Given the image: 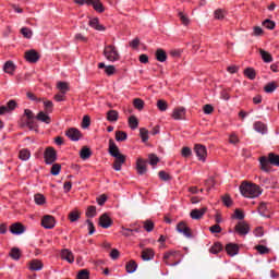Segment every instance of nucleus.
<instances>
[{
    "instance_id": "nucleus-1",
    "label": "nucleus",
    "mask_w": 279,
    "mask_h": 279,
    "mask_svg": "<svg viewBox=\"0 0 279 279\" xmlns=\"http://www.w3.org/2000/svg\"><path fill=\"white\" fill-rule=\"evenodd\" d=\"M240 192L243 197H248L251 199H254V197H260L263 193L260 186H258L256 183H250L247 181H243L241 183Z\"/></svg>"
},
{
    "instance_id": "nucleus-2",
    "label": "nucleus",
    "mask_w": 279,
    "mask_h": 279,
    "mask_svg": "<svg viewBox=\"0 0 279 279\" xmlns=\"http://www.w3.org/2000/svg\"><path fill=\"white\" fill-rule=\"evenodd\" d=\"M102 56H105L106 60L109 62H119V60H121V53H119V49L114 45L105 46Z\"/></svg>"
},
{
    "instance_id": "nucleus-3",
    "label": "nucleus",
    "mask_w": 279,
    "mask_h": 279,
    "mask_svg": "<svg viewBox=\"0 0 279 279\" xmlns=\"http://www.w3.org/2000/svg\"><path fill=\"white\" fill-rule=\"evenodd\" d=\"M74 3H76V5H92L98 14L106 12V7H104L101 0H74Z\"/></svg>"
},
{
    "instance_id": "nucleus-4",
    "label": "nucleus",
    "mask_w": 279,
    "mask_h": 279,
    "mask_svg": "<svg viewBox=\"0 0 279 279\" xmlns=\"http://www.w3.org/2000/svg\"><path fill=\"white\" fill-rule=\"evenodd\" d=\"M58 160V151L56 148L48 146L44 151V162L46 165H53Z\"/></svg>"
},
{
    "instance_id": "nucleus-5",
    "label": "nucleus",
    "mask_w": 279,
    "mask_h": 279,
    "mask_svg": "<svg viewBox=\"0 0 279 279\" xmlns=\"http://www.w3.org/2000/svg\"><path fill=\"white\" fill-rule=\"evenodd\" d=\"M65 136L70 138L73 143H77V141H81V138H84V134H82V131L75 128H70L65 131Z\"/></svg>"
},
{
    "instance_id": "nucleus-6",
    "label": "nucleus",
    "mask_w": 279,
    "mask_h": 279,
    "mask_svg": "<svg viewBox=\"0 0 279 279\" xmlns=\"http://www.w3.org/2000/svg\"><path fill=\"white\" fill-rule=\"evenodd\" d=\"M177 232L186 236V239H193V231L189 228L185 221H180L177 225Z\"/></svg>"
},
{
    "instance_id": "nucleus-7",
    "label": "nucleus",
    "mask_w": 279,
    "mask_h": 279,
    "mask_svg": "<svg viewBox=\"0 0 279 279\" xmlns=\"http://www.w3.org/2000/svg\"><path fill=\"white\" fill-rule=\"evenodd\" d=\"M194 151H195L198 160H201L202 162H206V157L208 156V153L206 150V146H204L202 144H196L194 146Z\"/></svg>"
},
{
    "instance_id": "nucleus-8",
    "label": "nucleus",
    "mask_w": 279,
    "mask_h": 279,
    "mask_svg": "<svg viewBox=\"0 0 279 279\" xmlns=\"http://www.w3.org/2000/svg\"><path fill=\"white\" fill-rule=\"evenodd\" d=\"M24 58L26 62H29L31 64H36V62L40 60V53H38V51L34 49H31L25 52Z\"/></svg>"
},
{
    "instance_id": "nucleus-9",
    "label": "nucleus",
    "mask_w": 279,
    "mask_h": 279,
    "mask_svg": "<svg viewBox=\"0 0 279 279\" xmlns=\"http://www.w3.org/2000/svg\"><path fill=\"white\" fill-rule=\"evenodd\" d=\"M171 117L172 119H174V121H184V119H186V108L184 107L174 108Z\"/></svg>"
},
{
    "instance_id": "nucleus-10",
    "label": "nucleus",
    "mask_w": 279,
    "mask_h": 279,
    "mask_svg": "<svg viewBox=\"0 0 279 279\" xmlns=\"http://www.w3.org/2000/svg\"><path fill=\"white\" fill-rule=\"evenodd\" d=\"M234 230L240 236H245L246 234H250V225L245 221H240L235 225Z\"/></svg>"
},
{
    "instance_id": "nucleus-11",
    "label": "nucleus",
    "mask_w": 279,
    "mask_h": 279,
    "mask_svg": "<svg viewBox=\"0 0 279 279\" xmlns=\"http://www.w3.org/2000/svg\"><path fill=\"white\" fill-rule=\"evenodd\" d=\"M41 226L46 230H51L56 228V218L53 216L46 215L41 219Z\"/></svg>"
},
{
    "instance_id": "nucleus-12",
    "label": "nucleus",
    "mask_w": 279,
    "mask_h": 279,
    "mask_svg": "<svg viewBox=\"0 0 279 279\" xmlns=\"http://www.w3.org/2000/svg\"><path fill=\"white\" fill-rule=\"evenodd\" d=\"M138 175H145L147 173V160L143 158H137L135 167Z\"/></svg>"
},
{
    "instance_id": "nucleus-13",
    "label": "nucleus",
    "mask_w": 279,
    "mask_h": 279,
    "mask_svg": "<svg viewBox=\"0 0 279 279\" xmlns=\"http://www.w3.org/2000/svg\"><path fill=\"white\" fill-rule=\"evenodd\" d=\"M113 158H116L112 165L114 171H121L123 165H125V160H128V157L123 154H120Z\"/></svg>"
},
{
    "instance_id": "nucleus-14",
    "label": "nucleus",
    "mask_w": 279,
    "mask_h": 279,
    "mask_svg": "<svg viewBox=\"0 0 279 279\" xmlns=\"http://www.w3.org/2000/svg\"><path fill=\"white\" fill-rule=\"evenodd\" d=\"M112 223H113L112 218H110V216H108V214H102L99 217L98 225L100 226V228L108 230V228H110L112 226Z\"/></svg>"
},
{
    "instance_id": "nucleus-15",
    "label": "nucleus",
    "mask_w": 279,
    "mask_h": 279,
    "mask_svg": "<svg viewBox=\"0 0 279 279\" xmlns=\"http://www.w3.org/2000/svg\"><path fill=\"white\" fill-rule=\"evenodd\" d=\"M269 165H271L269 161V157H259V169L262 171H265V173H269L271 171V167Z\"/></svg>"
},
{
    "instance_id": "nucleus-16",
    "label": "nucleus",
    "mask_w": 279,
    "mask_h": 279,
    "mask_svg": "<svg viewBox=\"0 0 279 279\" xmlns=\"http://www.w3.org/2000/svg\"><path fill=\"white\" fill-rule=\"evenodd\" d=\"M206 213H208L207 207H202L201 209H192L190 213V217L191 219L199 220L202 219V217H204V215H206Z\"/></svg>"
},
{
    "instance_id": "nucleus-17",
    "label": "nucleus",
    "mask_w": 279,
    "mask_h": 279,
    "mask_svg": "<svg viewBox=\"0 0 279 279\" xmlns=\"http://www.w3.org/2000/svg\"><path fill=\"white\" fill-rule=\"evenodd\" d=\"M88 25L93 29H96V32H106V26L99 23V17L90 19Z\"/></svg>"
},
{
    "instance_id": "nucleus-18",
    "label": "nucleus",
    "mask_w": 279,
    "mask_h": 279,
    "mask_svg": "<svg viewBox=\"0 0 279 279\" xmlns=\"http://www.w3.org/2000/svg\"><path fill=\"white\" fill-rule=\"evenodd\" d=\"M228 256H236V254H239V244L236 243H228L225 247Z\"/></svg>"
},
{
    "instance_id": "nucleus-19",
    "label": "nucleus",
    "mask_w": 279,
    "mask_h": 279,
    "mask_svg": "<svg viewBox=\"0 0 279 279\" xmlns=\"http://www.w3.org/2000/svg\"><path fill=\"white\" fill-rule=\"evenodd\" d=\"M61 258L62 260H66V263H75V256H73V252L68 248L61 250Z\"/></svg>"
},
{
    "instance_id": "nucleus-20",
    "label": "nucleus",
    "mask_w": 279,
    "mask_h": 279,
    "mask_svg": "<svg viewBox=\"0 0 279 279\" xmlns=\"http://www.w3.org/2000/svg\"><path fill=\"white\" fill-rule=\"evenodd\" d=\"M43 267H45V265L43 264V262L40 259H32L28 263V269L31 271H40V269H43Z\"/></svg>"
},
{
    "instance_id": "nucleus-21",
    "label": "nucleus",
    "mask_w": 279,
    "mask_h": 279,
    "mask_svg": "<svg viewBox=\"0 0 279 279\" xmlns=\"http://www.w3.org/2000/svg\"><path fill=\"white\" fill-rule=\"evenodd\" d=\"M10 232L11 234H23L25 232V226L21 222H15L10 226Z\"/></svg>"
},
{
    "instance_id": "nucleus-22",
    "label": "nucleus",
    "mask_w": 279,
    "mask_h": 279,
    "mask_svg": "<svg viewBox=\"0 0 279 279\" xmlns=\"http://www.w3.org/2000/svg\"><path fill=\"white\" fill-rule=\"evenodd\" d=\"M3 71L8 75H14V72L16 71V64H14V61L9 60L3 65Z\"/></svg>"
},
{
    "instance_id": "nucleus-23",
    "label": "nucleus",
    "mask_w": 279,
    "mask_h": 279,
    "mask_svg": "<svg viewBox=\"0 0 279 279\" xmlns=\"http://www.w3.org/2000/svg\"><path fill=\"white\" fill-rule=\"evenodd\" d=\"M9 257L12 258V260H21V258L23 257V252L21 251V248L14 246L10 250Z\"/></svg>"
},
{
    "instance_id": "nucleus-24",
    "label": "nucleus",
    "mask_w": 279,
    "mask_h": 279,
    "mask_svg": "<svg viewBox=\"0 0 279 279\" xmlns=\"http://www.w3.org/2000/svg\"><path fill=\"white\" fill-rule=\"evenodd\" d=\"M108 153L112 158L119 156L121 153L119 150V146H117V143H114V140H109V149Z\"/></svg>"
},
{
    "instance_id": "nucleus-25",
    "label": "nucleus",
    "mask_w": 279,
    "mask_h": 279,
    "mask_svg": "<svg viewBox=\"0 0 279 279\" xmlns=\"http://www.w3.org/2000/svg\"><path fill=\"white\" fill-rule=\"evenodd\" d=\"M35 119L40 121V123H46V125L51 123V117H49V114H47L45 111H39Z\"/></svg>"
},
{
    "instance_id": "nucleus-26",
    "label": "nucleus",
    "mask_w": 279,
    "mask_h": 279,
    "mask_svg": "<svg viewBox=\"0 0 279 279\" xmlns=\"http://www.w3.org/2000/svg\"><path fill=\"white\" fill-rule=\"evenodd\" d=\"M258 213L262 215V217L269 218L271 217V211L269 210V207H267V203L262 202L258 206Z\"/></svg>"
},
{
    "instance_id": "nucleus-27",
    "label": "nucleus",
    "mask_w": 279,
    "mask_h": 279,
    "mask_svg": "<svg viewBox=\"0 0 279 279\" xmlns=\"http://www.w3.org/2000/svg\"><path fill=\"white\" fill-rule=\"evenodd\" d=\"M253 128H254L255 132H258L259 134H267V124H265L262 121H256L253 124Z\"/></svg>"
},
{
    "instance_id": "nucleus-28",
    "label": "nucleus",
    "mask_w": 279,
    "mask_h": 279,
    "mask_svg": "<svg viewBox=\"0 0 279 279\" xmlns=\"http://www.w3.org/2000/svg\"><path fill=\"white\" fill-rule=\"evenodd\" d=\"M259 54L263 62H266V63L274 62V57L267 50H264L263 48H260Z\"/></svg>"
},
{
    "instance_id": "nucleus-29",
    "label": "nucleus",
    "mask_w": 279,
    "mask_h": 279,
    "mask_svg": "<svg viewBox=\"0 0 279 279\" xmlns=\"http://www.w3.org/2000/svg\"><path fill=\"white\" fill-rule=\"evenodd\" d=\"M155 56L158 62H167V51H165L162 48H158Z\"/></svg>"
},
{
    "instance_id": "nucleus-30",
    "label": "nucleus",
    "mask_w": 279,
    "mask_h": 279,
    "mask_svg": "<svg viewBox=\"0 0 279 279\" xmlns=\"http://www.w3.org/2000/svg\"><path fill=\"white\" fill-rule=\"evenodd\" d=\"M126 274H134L136 269H138V264H136V260L131 259L125 265Z\"/></svg>"
},
{
    "instance_id": "nucleus-31",
    "label": "nucleus",
    "mask_w": 279,
    "mask_h": 279,
    "mask_svg": "<svg viewBox=\"0 0 279 279\" xmlns=\"http://www.w3.org/2000/svg\"><path fill=\"white\" fill-rule=\"evenodd\" d=\"M107 121H110V123H117V121H119V111L109 110L107 112Z\"/></svg>"
},
{
    "instance_id": "nucleus-32",
    "label": "nucleus",
    "mask_w": 279,
    "mask_h": 279,
    "mask_svg": "<svg viewBox=\"0 0 279 279\" xmlns=\"http://www.w3.org/2000/svg\"><path fill=\"white\" fill-rule=\"evenodd\" d=\"M155 256L153 248H144L142 251V259L143 260H151Z\"/></svg>"
},
{
    "instance_id": "nucleus-33",
    "label": "nucleus",
    "mask_w": 279,
    "mask_h": 279,
    "mask_svg": "<svg viewBox=\"0 0 279 279\" xmlns=\"http://www.w3.org/2000/svg\"><path fill=\"white\" fill-rule=\"evenodd\" d=\"M80 156H81L82 160H88V158H90V156H93V151L90 150V148L84 146L80 151Z\"/></svg>"
},
{
    "instance_id": "nucleus-34",
    "label": "nucleus",
    "mask_w": 279,
    "mask_h": 279,
    "mask_svg": "<svg viewBox=\"0 0 279 279\" xmlns=\"http://www.w3.org/2000/svg\"><path fill=\"white\" fill-rule=\"evenodd\" d=\"M243 73L247 80H256V70L254 68H246Z\"/></svg>"
},
{
    "instance_id": "nucleus-35",
    "label": "nucleus",
    "mask_w": 279,
    "mask_h": 279,
    "mask_svg": "<svg viewBox=\"0 0 279 279\" xmlns=\"http://www.w3.org/2000/svg\"><path fill=\"white\" fill-rule=\"evenodd\" d=\"M223 251V244L221 242H216L214 245L209 248L210 254H219V252Z\"/></svg>"
},
{
    "instance_id": "nucleus-36",
    "label": "nucleus",
    "mask_w": 279,
    "mask_h": 279,
    "mask_svg": "<svg viewBox=\"0 0 279 279\" xmlns=\"http://www.w3.org/2000/svg\"><path fill=\"white\" fill-rule=\"evenodd\" d=\"M87 219H93V217H97V207L96 206H88L85 213Z\"/></svg>"
},
{
    "instance_id": "nucleus-37",
    "label": "nucleus",
    "mask_w": 279,
    "mask_h": 279,
    "mask_svg": "<svg viewBox=\"0 0 279 279\" xmlns=\"http://www.w3.org/2000/svg\"><path fill=\"white\" fill-rule=\"evenodd\" d=\"M269 162L272 167H279V155L275 153L268 154Z\"/></svg>"
},
{
    "instance_id": "nucleus-38",
    "label": "nucleus",
    "mask_w": 279,
    "mask_h": 279,
    "mask_svg": "<svg viewBox=\"0 0 279 279\" xmlns=\"http://www.w3.org/2000/svg\"><path fill=\"white\" fill-rule=\"evenodd\" d=\"M178 16H179L182 25H184L185 27H187V25H191V19H189V15L184 14V12L180 11L178 13Z\"/></svg>"
},
{
    "instance_id": "nucleus-39",
    "label": "nucleus",
    "mask_w": 279,
    "mask_h": 279,
    "mask_svg": "<svg viewBox=\"0 0 279 279\" xmlns=\"http://www.w3.org/2000/svg\"><path fill=\"white\" fill-rule=\"evenodd\" d=\"M57 88L60 90V93H63L65 95L66 93H69V90H71V87H69V83L62 81L57 84Z\"/></svg>"
},
{
    "instance_id": "nucleus-40",
    "label": "nucleus",
    "mask_w": 279,
    "mask_h": 279,
    "mask_svg": "<svg viewBox=\"0 0 279 279\" xmlns=\"http://www.w3.org/2000/svg\"><path fill=\"white\" fill-rule=\"evenodd\" d=\"M32 157V153L29 151V149L27 148H23L22 150H20L19 154V158L20 160H29V158Z\"/></svg>"
},
{
    "instance_id": "nucleus-41",
    "label": "nucleus",
    "mask_w": 279,
    "mask_h": 279,
    "mask_svg": "<svg viewBox=\"0 0 279 279\" xmlns=\"http://www.w3.org/2000/svg\"><path fill=\"white\" fill-rule=\"evenodd\" d=\"M278 88V83L272 81L264 86L265 93H274Z\"/></svg>"
},
{
    "instance_id": "nucleus-42",
    "label": "nucleus",
    "mask_w": 279,
    "mask_h": 279,
    "mask_svg": "<svg viewBox=\"0 0 279 279\" xmlns=\"http://www.w3.org/2000/svg\"><path fill=\"white\" fill-rule=\"evenodd\" d=\"M116 141H118V143L128 141V133L125 131H116Z\"/></svg>"
},
{
    "instance_id": "nucleus-43",
    "label": "nucleus",
    "mask_w": 279,
    "mask_h": 279,
    "mask_svg": "<svg viewBox=\"0 0 279 279\" xmlns=\"http://www.w3.org/2000/svg\"><path fill=\"white\" fill-rule=\"evenodd\" d=\"M226 10L223 9H217L215 12H214V17L217 20V21H223V19H226Z\"/></svg>"
},
{
    "instance_id": "nucleus-44",
    "label": "nucleus",
    "mask_w": 279,
    "mask_h": 279,
    "mask_svg": "<svg viewBox=\"0 0 279 279\" xmlns=\"http://www.w3.org/2000/svg\"><path fill=\"white\" fill-rule=\"evenodd\" d=\"M129 128L131 130H136L138 128V119L136 118V116H131L129 118Z\"/></svg>"
},
{
    "instance_id": "nucleus-45",
    "label": "nucleus",
    "mask_w": 279,
    "mask_h": 279,
    "mask_svg": "<svg viewBox=\"0 0 279 279\" xmlns=\"http://www.w3.org/2000/svg\"><path fill=\"white\" fill-rule=\"evenodd\" d=\"M133 106L135 108V110H143L145 108V101L141 98H135L133 100Z\"/></svg>"
},
{
    "instance_id": "nucleus-46",
    "label": "nucleus",
    "mask_w": 279,
    "mask_h": 279,
    "mask_svg": "<svg viewBox=\"0 0 279 279\" xmlns=\"http://www.w3.org/2000/svg\"><path fill=\"white\" fill-rule=\"evenodd\" d=\"M140 136L142 138V143H147V141H149V131L145 128L140 129Z\"/></svg>"
},
{
    "instance_id": "nucleus-47",
    "label": "nucleus",
    "mask_w": 279,
    "mask_h": 279,
    "mask_svg": "<svg viewBox=\"0 0 279 279\" xmlns=\"http://www.w3.org/2000/svg\"><path fill=\"white\" fill-rule=\"evenodd\" d=\"M157 108H158V110H160V112H167V110L169 108V104H167L166 100L159 99L157 101Z\"/></svg>"
},
{
    "instance_id": "nucleus-48",
    "label": "nucleus",
    "mask_w": 279,
    "mask_h": 279,
    "mask_svg": "<svg viewBox=\"0 0 279 279\" xmlns=\"http://www.w3.org/2000/svg\"><path fill=\"white\" fill-rule=\"evenodd\" d=\"M60 171H62V165L52 163V167L50 169L51 175H60Z\"/></svg>"
},
{
    "instance_id": "nucleus-49",
    "label": "nucleus",
    "mask_w": 279,
    "mask_h": 279,
    "mask_svg": "<svg viewBox=\"0 0 279 279\" xmlns=\"http://www.w3.org/2000/svg\"><path fill=\"white\" fill-rule=\"evenodd\" d=\"M68 218L70 219V221H71L72 223H75V221H80V211H77V210H72V211L69 214Z\"/></svg>"
},
{
    "instance_id": "nucleus-50",
    "label": "nucleus",
    "mask_w": 279,
    "mask_h": 279,
    "mask_svg": "<svg viewBox=\"0 0 279 279\" xmlns=\"http://www.w3.org/2000/svg\"><path fill=\"white\" fill-rule=\"evenodd\" d=\"M35 203L38 205V206H43L46 204L47 202V198L45 197V195L43 194H35Z\"/></svg>"
},
{
    "instance_id": "nucleus-51",
    "label": "nucleus",
    "mask_w": 279,
    "mask_h": 279,
    "mask_svg": "<svg viewBox=\"0 0 279 279\" xmlns=\"http://www.w3.org/2000/svg\"><path fill=\"white\" fill-rule=\"evenodd\" d=\"M16 108H19V104L16 102V100L11 99L7 102V109L9 110V112L16 110Z\"/></svg>"
},
{
    "instance_id": "nucleus-52",
    "label": "nucleus",
    "mask_w": 279,
    "mask_h": 279,
    "mask_svg": "<svg viewBox=\"0 0 279 279\" xmlns=\"http://www.w3.org/2000/svg\"><path fill=\"white\" fill-rule=\"evenodd\" d=\"M76 279H90V271L87 269H82L78 271Z\"/></svg>"
},
{
    "instance_id": "nucleus-53",
    "label": "nucleus",
    "mask_w": 279,
    "mask_h": 279,
    "mask_svg": "<svg viewBox=\"0 0 279 279\" xmlns=\"http://www.w3.org/2000/svg\"><path fill=\"white\" fill-rule=\"evenodd\" d=\"M263 26L266 27V29H276V22L267 19L263 22Z\"/></svg>"
},
{
    "instance_id": "nucleus-54",
    "label": "nucleus",
    "mask_w": 279,
    "mask_h": 279,
    "mask_svg": "<svg viewBox=\"0 0 279 279\" xmlns=\"http://www.w3.org/2000/svg\"><path fill=\"white\" fill-rule=\"evenodd\" d=\"M154 228H155L154 221L151 220L144 221V230H146V232H153Z\"/></svg>"
},
{
    "instance_id": "nucleus-55",
    "label": "nucleus",
    "mask_w": 279,
    "mask_h": 279,
    "mask_svg": "<svg viewBox=\"0 0 279 279\" xmlns=\"http://www.w3.org/2000/svg\"><path fill=\"white\" fill-rule=\"evenodd\" d=\"M265 35V31H263V28L260 26H254L253 27V33L251 34V36H264Z\"/></svg>"
},
{
    "instance_id": "nucleus-56",
    "label": "nucleus",
    "mask_w": 279,
    "mask_h": 279,
    "mask_svg": "<svg viewBox=\"0 0 279 279\" xmlns=\"http://www.w3.org/2000/svg\"><path fill=\"white\" fill-rule=\"evenodd\" d=\"M44 107H45L46 112H48L49 114H51V112H53V101H51V100L44 101Z\"/></svg>"
},
{
    "instance_id": "nucleus-57",
    "label": "nucleus",
    "mask_w": 279,
    "mask_h": 279,
    "mask_svg": "<svg viewBox=\"0 0 279 279\" xmlns=\"http://www.w3.org/2000/svg\"><path fill=\"white\" fill-rule=\"evenodd\" d=\"M21 34L22 36H24V38H32V36H34V33L31 31V28L27 27H23L21 28Z\"/></svg>"
},
{
    "instance_id": "nucleus-58",
    "label": "nucleus",
    "mask_w": 279,
    "mask_h": 279,
    "mask_svg": "<svg viewBox=\"0 0 279 279\" xmlns=\"http://www.w3.org/2000/svg\"><path fill=\"white\" fill-rule=\"evenodd\" d=\"M233 219H239L240 221H243L245 219V214L241 209H235L234 215L232 216Z\"/></svg>"
},
{
    "instance_id": "nucleus-59",
    "label": "nucleus",
    "mask_w": 279,
    "mask_h": 279,
    "mask_svg": "<svg viewBox=\"0 0 279 279\" xmlns=\"http://www.w3.org/2000/svg\"><path fill=\"white\" fill-rule=\"evenodd\" d=\"M158 175L160 180H162L163 182H169V180H171V175L167 173L165 170L159 171Z\"/></svg>"
},
{
    "instance_id": "nucleus-60",
    "label": "nucleus",
    "mask_w": 279,
    "mask_h": 279,
    "mask_svg": "<svg viewBox=\"0 0 279 279\" xmlns=\"http://www.w3.org/2000/svg\"><path fill=\"white\" fill-rule=\"evenodd\" d=\"M85 222L87 223L88 234H95V223H93L90 219H87Z\"/></svg>"
},
{
    "instance_id": "nucleus-61",
    "label": "nucleus",
    "mask_w": 279,
    "mask_h": 279,
    "mask_svg": "<svg viewBox=\"0 0 279 279\" xmlns=\"http://www.w3.org/2000/svg\"><path fill=\"white\" fill-rule=\"evenodd\" d=\"M82 128L83 130H86L87 128H90V117L84 116L82 121Z\"/></svg>"
},
{
    "instance_id": "nucleus-62",
    "label": "nucleus",
    "mask_w": 279,
    "mask_h": 279,
    "mask_svg": "<svg viewBox=\"0 0 279 279\" xmlns=\"http://www.w3.org/2000/svg\"><path fill=\"white\" fill-rule=\"evenodd\" d=\"M148 158H149V165H151L153 167H155V165H158V162H160V158H158V156H156L155 154L149 155Z\"/></svg>"
},
{
    "instance_id": "nucleus-63",
    "label": "nucleus",
    "mask_w": 279,
    "mask_h": 279,
    "mask_svg": "<svg viewBox=\"0 0 279 279\" xmlns=\"http://www.w3.org/2000/svg\"><path fill=\"white\" fill-rule=\"evenodd\" d=\"M255 250L258 252V254H269V248L265 245H257L255 246Z\"/></svg>"
},
{
    "instance_id": "nucleus-64",
    "label": "nucleus",
    "mask_w": 279,
    "mask_h": 279,
    "mask_svg": "<svg viewBox=\"0 0 279 279\" xmlns=\"http://www.w3.org/2000/svg\"><path fill=\"white\" fill-rule=\"evenodd\" d=\"M222 204H225L227 208H230V206H232V198L230 197V195H225L222 197Z\"/></svg>"
}]
</instances>
